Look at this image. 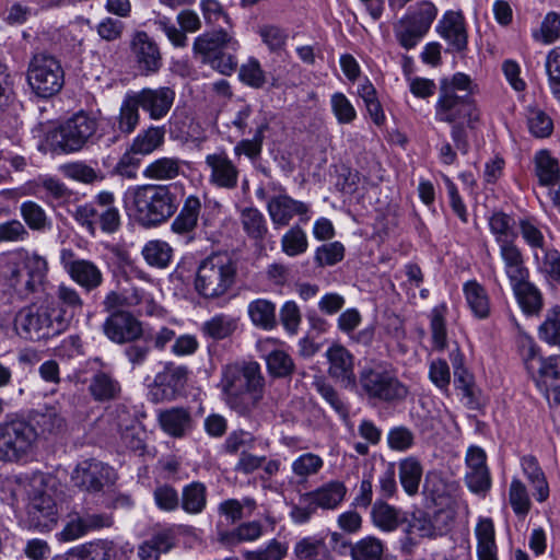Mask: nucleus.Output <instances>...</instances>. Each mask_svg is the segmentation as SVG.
Wrapping results in <instances>:
<instances>
[{
    "label": "nucleus",
    "mask_w": 560,
    "mask_h": 560,
    "mask_svg": "<svg viewBox=\"0 0 560 560\" xmlns=\"http://www.w3.org/2000/svg\"><path fill=\"white\" fill-rule=\"evenodd\" d=\"M485 451L478 446H470L466 453L465 480L470 491L485 492L490 488L491 479L487 466Z\"/></svg>",
    "instance_id": "25"
},
{
    "label": "nucleus",
    "mask_w": 560,
    "mask_h": 560,
    "mask_svg": "<svg viewBox=\"0 0 560 560\" xmlns=\"http://www.w3.org/2000/svg\"><path fill=\"white\" fill-rule=\"evenodd\" d=\"M27 83L39 97L47 98L57 94L65 83V72L59 60L46 54L35 55L27 68Z\"/></svg>",
    "instance_id": "11"
},
{
    "label": "nucleus",
    "mask_w": 560,
    "mask_h": 560,
    "mask_svg": "<svg viewBox=\"0 0 560 560\" xmlns=\"http://www.w3.org/2000/svg\"><path fill=\"white\" fill-rule=\"evenodd\" d=\"M179 159L163 156L149 163L142 174L148 179L167 180L175 178L179 174Z\"/></svg>",
    "instance_id": "44"
},
{
    "label": "nucleus",
    "mask_w": 560,
    "mask_h": 560,
    "mask_svg": "<svg viewBox=\"0 0 560 560\" xmlns=\"http://www.w3.org/2000/svg\"><path fill=\"white\" fill-rule=\"evenodd\" d=\"M97 126L95 117L78 113L60 126L58 143L65 151H78L94 136Z\"/></svg>",
    "instance_id": "14"
},
{
    "label": "nucleus",
    "mask_w": 560,
    "mask_h": 560,
    "mask_svg": "<svg viewBox=\"0 0 560 560\" xmlns=\"http://www.w3.org/2000/svg\"><path fill=\"white\" fill-rule=\"evenodd\" d=\"M438 10L431 2H420L394 25V34L399 45L409 50L415 48L428 33L436 18Z\"/></svg>",
    "instance_id": "12"
},
{
    "label": "nucleus",
    "mask_w": 560,
    "mask_h": 560,
    "mask_svg": "<svg viewBox=\"0 0 560 560\" xmlns=\"http://www.w3.org/2000/svg\"><path fill=\"white\" fill-rule=\"evenodd\" d=\"M241 224L248 237L260 241L268 233L266 219L261 211L256 208L248 207L241 211Z\"/></svg>",
    "instance_id": "46"
},
{
    "label": "nucleus",
    "mask_w": 560,
    "mask_h": 560,
    "mask_svg": "<svg viewBox=\"0 0 560 560\" xmlns=\"http://www.w3.org/2000/svg\"><path fill=\"white\" fill-rule=\"evenodd\" d=\"M535 174L542 187H551L560 179V167L557 159L549 151L540 150L535 154Z\"/></svg>",
    "instance_id": "39"
},
{
    "label": "nucleus",
    "mask_w": 560,
    "mask_h": 560,
    "mask_svg": "<svg viewBox=\"0 0 560 560\" xmlns=\"http://www.w3.org/2000/svg\"><path fill=\"white\" fill-rule=\"evenodd\" d=\"M20 213L27 226L33 231H46L51 228V222L46 211L34 201H24L20 207Z\"/></svg>",
    "instance_id": "54"
},
{
    "label": "nucleus",
    "mask_w": 560,
    "mask_h": 560,
    "mask_svg": "<svg viewBox=\"0 0 560 560\" xmlns=\"http://www.w3.org/2000/svg\"><path fill=\"white\" fill-rule=\"evenodd\" d=\"M293 552L299 560H318L329 556L325 538L319 535L303 537L294 545Z\"/></svg>",
    "instance_id": "43"
},
{
    "label": "nucleus",
    "mask_w": 560,
    "mask_h": 560,
    "mask_svg": "<svg viewBox=\"0 0 560 560\" xmlns=\"http://www.w3.org/2000/svg\"><path fill=\"white\" fill-rule=\"evenodd\" d=\"M545 67L550 92L560 103V47H555L547 54Z\"/></svg>",
    "instance_id": "63"
},
{
    "label": "nucleus",
    "mask_w": 560,
    "mask_h": 560,
    "mask_svg": "<svg viewBox=\"0 0 560 560\" xmlns=\"http://www.w3.org/2000/svg\"><path fill=\"white\" fill-rule=\"evenodd\" d=\"M453 522L451 512L440 510L433 514L413 513L408 521L406 533L409 538H435L448 532Z\"/></svg>",
    "instance_id": "18"
},
{
    "label": "nucleus",
    "mask_w": 560,
    "mask_h": 560,
    "mask_svg": "<svg viewBox=\"0 0 560 560\" xmlns=\"http://www.w3.org/2000/svg\"><path fill=\"white\" fill-rule=\"evenodd\" d=\"M386 442L392 451L404 453L415 446L416 435L411 429L405 425H396L388 430Z\"/></svg>",
    "instance_id": "60"
},
{
    "label": "nucleus",
    "mask_w": 560,
    "mask_h": 560,
    "mask_svg": "<svg viewBox=\"0 0 560 560\" xmlns=\"http://www.w3.org/2000/svg\"><path fill=\"white\" fill-rule=\"evenodd\" d=\"M478 560H499L494 524L489 517H480L475 527Z\"/></svg>",
    "instance_id": "33"
},
{
    "label": "nucleus",
    "mask_w": 560,
    "mask_h": 560,
    "mask_svg": "<svg viewBox=\"0 0 560 560\" xmlns=\"http://www.w3.org/2000/svg\"><path fill=\"white\" fill-rule=\"evenodd\" d=\"M192 48L202 56L203 61L211 63L223 74H229L236 68V59L231 52H235L240 44L232 34L223 30L199 35Z\"/></svg>",
    "instance_id": "9"
},
{
    "label": "nucleus",
    "mask_w": 560,
    "mask_h": 560,
    "mask_svg": "<svg viewBox=\"0 0 560 560\" xmlns=\"http://www.w3.org/2000/svg\"><path fill=\"white\" fill-rule=\"evenodd\" d=\"M359 383L369 398L384 402L401 401L409 394L408 386L399 381L395 372L381 365L364 369Z\"/></svg>",
    "instance_id": "10"
},
{
    "label": "nucleus",
    "mask_w": 560,
    "mask_h": 560,
    "mask_svg": "<svg viewBox=\"0 0 560 560\" xmlns=\"http://www.w3.org/2000/svg\"><path fill=\"white\" fill-rule=\"evenodd\" d=\"M247 314L252 324L265 330H271L277 325L276 304L267 299H256L249 302Z\"/></svg>",
    "instance_id": "40"
},
{
    "label": "nucleus",
    "mask_w": 560,
    "mask_h": 560,
    "mask_svg": "<svg viewBox=\"0 0 560 560\" xmlns=\"http://www.w3.org/2000/svg\"><path fill=\"white\" fill-rule=\"evenodd\" d=\"M438 34L455 51H462L467 46L465 19L460 11L448 10L436 24Z\"/></svg>",
    "instance_id": "27"
},
{
    "label": "nucleus",
    "mask_w": 560,
    "mask_h": 560,
    "mask_svg": "<svg viewBox=\"0 0 560 560\" xmlns=\"http://www.w3.org/2000/svg\"><path fill=\"white\" fill-rule=\"evenodd\" d=\"M140 108L149 115L152 120L164 118L171 110L175 101V91L168 86L156 89L144 88L140 91H132Z\"/></svg>",
    "instance_id": "22"
},
{
    "label": "nucleus",
    "mask_w": 560,
    "mask_h": 560,
    "mask_svg": "<svg viewBox=\"0 0 560 560\" xmlns=\"http://www.w3.org/2000/svg\"><path fill=\"white\" fill-rule=\"evenodd\" d=\"M125 207L145 226L158 225L176 211L175 196L168 186L141 185L129 187L124 194Z\"/></svg>",
    "instance_id": "1"
},
{
    "label": "nucleus",
    "mask_w": 560,
    "mask_h": 560,
    "mask_svg": "<svg viewBox=\"0 0 560 560\" xmlns=\"http://www.w3.org/2000/svg\"><path fill=\"white\" fill-rule=\"evenodd\" d=\"M539 335L542 340L550 345L560 343V308H551L546 316L545 322L539 328Z\"/></svg>",
    "instance_id": "64"
},
{
    "label": "nucleus",
    "mask_w": 560,
    "mask_h": 560,
    "mask_svg": "<svg viewBox=\"0 0 560 560\" xmlns=\"http://www.w3.org/2000/svg\"><path fill=\"white\" fill-rule=\"evenodd\" d=\"M139 108L140 106L132 91L127 92L122 98L117 118L120 131L131 133L136 129L140 120Z\"/></svg>",
    "instance_id": "47"
},
{
    "label": "nucleus",
    "mask_w": 560,
    "mask_h": 560,
    "mask_svg": "<svg viewBox=\"0 0 560 560\" xmlns=\"http://www.w3.org/2000/svg\"><path fill=\"white\" fill-rule=\"evenodd\" d=\"M145 262L154 268H166L172 259V248L163 241H149L141 250Z\"/></svg>",
    "instance_id": "49"
},
{
    "label": "nucleus",
    "mask_w": 560,
    "mask_h": 560,
    "mask_svg": "<svg viewBox=\"0 0 560 560\" xmlns=\"http://www.w3.org/2000/svg\"><path fill=\"white\" fill-rule=\"evenodd\" d=\"M14 328L25 339H47L66 330L63 313L54 314L44 300L20 310L14 318Z\"/></svg>",
    "instance_id": "6"
},
{
    "label": "nucleus",
    "mask_w": 560,
    "mask_h": 560,
    "mask_svg": "<svg viewBox=\"0 0 560 560\" xmlns=\"http://www.w3.org/2000/svg\"><path fill=\"white\" fill-rule=\"evenodd\" d=\"M266 208L275 229L289 225L294 217L303 223L311 219L310 205L293 199L284 191L269 197Z\"/></svg>",
    "instance_id": "17"
},
{
    "label": "nucleus",
    "mask_w": 560,
    "mask_h": 560,
    "mask_svg": "<svg viewBox=\"0 0 560 560\" xmlns=\"http://www.w3.org/2000/svg\"><path fill=\"white\" fill-rule=\"evenodd\" d=\"M48 271L45 256L22 247L9 255L3 273L8 285L26 296L44 285Z\"/></svg>",
    "instance_id": "3"
},
{
    "label": "nucleus",
    "mask_w": 560,
    "mask_h": 560,
    "mask_svg": "<svg viewBox=\"0 0 560 560\" xmlns=\"http://www.w3.org/2000/svg\"><path fill=\"white\" fill-rule=\"evenodd\" d=\"M71 479L80 489L96 492L114 481L115 472L112 467L100 460L86 459L78 464Z\"/></svg>",
    "instance_id": "19"
},
{
    "label": "nucleus",
    "mask_w": 560,
    "mask_h": 560,
    "mask_svg": "<svg viewBox=\"0 0 560 560\" xmlns=\"http://www.w3.org/2000/svg\"><path fill=\"white\" fill-rule=\"evenodd\" d=\"M237 322L229 315L219 314L202 325V331L212 339H224L236 329Z\"/></svg>",
    "instance_id": "58"
},
{
    "label": "nucleus",
    "mask_w": 560,
    "mask_h": 560,
    "mask_svg": "<svg viewBox=\"0 0 560 560\" xmlns=\"http://www.w3.org/2000/svg\"><path fill=\"white\" fill-rule=\"evenodd\" d=\"M509 503L516 516L524 518L530 510V499L526 486L513 478L509 488Z\"/></svg>",
    "instance_id": "56"
},
{
    "label": "nucleus",
    "mask_w": 560,
    "mask_h": 560,
    "mask_svg": "<svg viewBox=\"0 0 560 560\" xmlns=\"http://www.w3.org/2000/svg\"><path fill=\"white\" fill-rule=\"evenodd\" d=\"M187 381V369L166 362L150 385L149 395L154 402L170 401L184 388Z\"/></svg>",
    "instance_id": "16"
},
{
    "label": "nucleus",
    "mask_w": 560,
    "mask_h": 560,
    "mask_svg": "<svg viewBox=\"0 0 560 560\" xmlns=\"http://www.w3.org/2000/svg\"><path fill=\"white\" fill-rule=\"evenodd\" d=\"M532 36L535 42L549 45L560 36V16L556 12H548L539 27L533 30Z\"/></svg>",
    "instance_id": "57"
},
{
    "label": "nucleus",
    "mask_w": 560,
    "mask_h": 560,
    "mask_svg": "<svg viewBox=\"0 0 560 560\" xmlns=\"http://www.w3.org/2000/svg\"><path fill=\"white\" fill-rule=\"evenodd\" d=\"M158 421L162 431L172 438H183L194 427L190 411L183 407H171L159 411Z\"/></svg>",
    "instance_id": "31"
},
{
    "label": "nucleus",
    "mask_w": 560,
    "mask_h": 560,
    "mask_svg": "<svg viewBox=\"0 0 560 560\" xmlns=\"http://www.w3.org/2000/svg\"><path fill=\"white\" fill-rule=\"evenodd\" d=\"M259 376H261V373L257 363L226 365L222 371L220 382V388L226 405L234 399L238 393L245 390L249 384H254V381Z\"/></svg>",
    "instance_id": "20"
},
{
    "label": "nucleus",
    "mask_w": 560,
    "mask_h": 560,
    "mask_svg": "<svg viewBox=\"0 0 560 560\" xmlns=\"http://www.w3.org/2000/svg\"><path fill=\"white\" fill-rule=\"evenodd\" d=\"M510 285L524 313L535 314L541 308L540 292L529 281V278L520 279Z\"/></svg>",
    "instance_id": "37"
},
{
    "label": "nucleus",
    "mask_w": 560,
    "mask_h": 560,
    "mask_svg": "<svg viewBox=\"0 0 560 560\" xmlns=\"http://www.w3.org/2000/svg\"><path fill=\"white\" fill-rule=\"evenodd\" d=\"M347 487L342 481L330 480L301 495L291 509L290 517L294 524L303 525L311 521L317 510L332 511L345 501Z\"/></svg>",
    "instance_id": "8"
},
{
    "label": "nucleus",
    "mask_w": 560,
    "mask_h": 560,
    "mask_svg": "<svg viewBox=\"0 0 560 560\" xmlns=\"http://www.w3.org/2000/svg\"><path fill=\"white\" fill-rule=\"evenodd\" d=\"M206 506V487L200 482H191L183 489L182 508L189 514H198Z\"/></svg>",
    "instance_id": "55"
},
{
    "label": "nucleus",
    "mask_w": 560,
    "mask_h": 560,
    "mask_svg": "<svg viewBox=\"0 0 560 560\" xmlns=\"http://www.w3.org/2000/svg\"><path fill=\"white\" fill-rule=\"evenodd\" d=\"M236 277L237 261L228 253H215L199 264L194 284L203 298L215 299L232 289Z\"/></svg>",
    "instance_id": "4"
},
{
    "label": "nucleus",
    "mask_w": 560,
    "mask_h": 560,
    "mask_svg": "<svg viewBox=\"0 0 560 560\" xmlns=\"http://www.w3.org/2000/svg\"><path fill=\"white\" fill-rule=\"evenodd\" d=\"M372 523L380 530L390 533L406 520L404 513L385 502H375L371 511Z\"/></svg>",
    "instance_id": "38"
},
{
    "label": "nucleus",
    "mask_w": 560,
    "mask_h": 560,
    "mask_svg": "<svg viewBox=\"0 0 560 560\" xmlns=\"http://www.w3.org/2000/svg\"><path fill=\"white\" fill-rule=\"evenodd\" d=\"M256 348L260 357L266 361L270 374L275 376H287L293 371V361L283 342L267 337L259 339Z\"/></svg>",
    "instance_id": "24"
},
{
    "label": "nucleus",
    "mask_w": 560,
    "mask_h": 560,
    "mask_svg": "<svg viewBox=\"0 0 560 560\" xmlns=\"http://www.w3.org/2000/svg\"><path fill=\"white\" fill-rule=\"evenodd\" d=\"M328 373L345 386L355 384L354 358L351 352L341 345H332L326 350Z\"/></svg>",
    "instance_id": "26"
},
{
    "label": "nucleus",
    "mask_w": 560,
    "mask_h": 560,
    "mask_svg": "<svg viewBox=\"0 0 560 560\" xmlns=\"http://www.w3.org/2000/svg\"><path fill=\"white\" fill-rule=\"evenodd\" d=\"M206 164L210 168L209 180L211 184L225 189L236 187L238 170L225 154H208L206 156Z\"/></svg>",
    "instance_id": "28"
},
{
    "label": "nucleus",
    "mask_w": 560,
    "mask_h": 560,
    "mask_svg": "<svg viewBox=\"0 0 560 560\" xmlns=\"http://www.w3.org/2000/svg\"><path fill=\"white\" fill-rule=\"evenodd\" d=\"M349 547L352 560H382L385 550L384 542L374 536H365Z\"/></svg>",
    "instance_id": "45"
},
{
    "label": "nucleus",
    "mask_w": 560,
    "mask_h": 560,
    "mask_svg": "<svg viewBox=\"0 0 560 560\" xmlns=\"http://www.w3.org/2000/svg\"><path fill=\"white\" fill-rule=\"evenodd\" d=\"M446 314L447 306L445 303L434 306L430 313L432 342L436 350H444L447 346Z\"/></svg>",
    "instance_id": "50"
},
{
    "label": "nucleus",
    "mask_w": 560,
    "mask_h": 560,
    "mask_svg": "<svg viewBox=\"0 0 560 560\" xmlns=\"http://www.w3.org/2000/svg\"><path fill=\"white\" fill-rule=\"evenodd\" d=\"M36 428L24 419H14L0 424V462L28 463L38 447Z\"/></svg>",
    "instance_id": "5"
},
{
    "label": "nucleus",
    "mask_w": 560,
    "mask_h": 560,
    "mask_svg": "<svg viewBox=\"0 0 560 560\" xmlns=\"http://www.w3.org/2000/svg\"><path fill=\"white\" fill-rule=\"evenodd\" d=\"M434 117L438 121L447 124L464 119L468 127L475 128L480 113L469 95L451 94L444 89V91H439V97L434 105Z\"/></svg>",
    "instance_id": "13"
},
{
    "label": "nucleus",
    "mask_w": 560,
    "mask_h": 560,
    "mask_svg": "<svg viewBox=\"0 0 560 560\" xmlns=\"http://www.w3.org/2000/svg\"><path fill=\"white\" fill-rule=\"evenodd\" d=\"M113 521L106 514H85L80 515L72 513L68 515L67 522L62 529L56 534L57 540L61 542H70L85 536L90 532L104 527H109Z\"/></svg>",
    "instance_id": "21"
},
{
    "label": "nucleus",
    "mask_w": 560,
    "mask_h": 560,
    "mask_svg": "<svg viewBox=\"0 0 560 560\" xmlns=\"http://www.w3.org/2000/svg\"><path fill=\"white\" fill-rule=\"evenodd\" d=\"M324 467V459L314 453H304L291 464V470L299 481H306L317 475Z\"/></svg>",
    "instance_id": "52"
},
{
    "label": "nucleus",
    "mask_w": 560,
    "mask_h": 560,
    "mask_svg": "<svg viewBox=\"0 0 560 560\" xmlns=\"http://www.w3.org/2000/svg\"><path fill=\"white\" fill-rule=\"evenodd\" d=\"M256 438L253 433L245 430H234L224 440L223 452L230 455L243 454L254 448Z\"/></svg>",
    "instance_id": "59"
},
{
    "label": "nucleus",
    "mask_w": 560,
    "mask_h": 560,
    "mask_svg": "<svg viewBox=\"0 0 560 560\" xmlns=\"http://www.w3.org/2000/svg\"><path fill=\"white\" fill-rule=\"evenodd\" d=\"M117 430L120 433L122 444L127 448L131 451L143 448V441L140 436L141 431L136 425L132 417L125 410L118 416Z\"/></svg>",
    "instance_id": "48"
},
{
    "label": "nucleus",
    "mask_w": 560,
    "mask_h": 560,
    "mask_svg": "<svg viewBox=\"0 0 560 560\" xmlns=\"http://www.w3.org/2000/svg\"><path fill=\"white\" fill-rule=\"evenodd\" d=\"M105 336L116 343H126L139 339L143 329L138 320L129 312H115L106 318L103 324Z\"/></svg>",
    "instance_id": "23"
},
{
    "label": "nucleus",
    "mask_w": 560,
    "mask_h": 560,
    "mask_svg": "<svg viewBox=\"0 0 560 560\" xmlns=\"http://www.w3.org/2000/svg\"><path fill=\"white\" fill-rule=\"evenodd\" d=\"M503 270L510 284L524 278H529V270L525 265L524 256L515 242L499 246Z\"/></svg>",
    "instance_id": "32"
},
{
    "label": "nucleus",
    "mask_w": 560,
    "mask_h": 560,
    "mask_svg": "<svg viewBox=\"0 0 560 560\" xmlns=\"http://www.w3.org/2000/svg\"><path fill=\"white\" fill-rule=\"evenodd\" d=\"M201 202L198 197L189 196L184 206L172 223V230L178 234L191 232L198 222Z\"/></svg>",
    "instance_id": "41"
},
{
    "label": "nucleus",
    "mask_w": 560,
    "mask_h": 560,
    "mask_svg": "<svg viewBox=\"0 0 560 560\" xmlns=\"http://www.w3.org/2000/svg\"><path fill=\"white\" fill-rule=\"evenodd\" d=\"M131 48L139 69L144 74L156 72L161 67V55L156 44L144 33L135 35Z\"/></svg>",
    "instance_id": "29"
},
{
    "label": "nucleus",
    "mask_w": 560,
    "mask_h": 560,
    "mask_svg": "<svg viewBox=\"0 0 560 560\" xmlns=\"http://www.w3.org/2000/svg\"><path fill=\"white\" fill-rule=\"evenodd\" d=\"M57 478L50 474L35 472L28 481L27 522L30 527L40 533L51 530L58 523Z\"/></svg>",
    "instance_id": "2"
},
{
    "label": "nucleus",
    "mask_w": 560,
    "mask_h": 560,
    "mask_svg": "<svg viewBox=\"0 0 560 560\" xmlns=\"http://www.w3.org/2000/svg\"><path fill=\"white\" fill-rule=\"evenodd\" d=\"M463 291L472 315L479 319L489 317L491 302L486 288L476 280H470L464 283Z\"/></svg>",
    "instance_id": "34"
},
{
    "label": "nucleus",
    "mask_w": 560,
    "mask_h": 560,
    "mask_svg": "<svg viewBox=\"0 0 560 560\" xmlns=\"http://www.w3.org/2000/svg\"><path fill=\"white\" fill-rule=\"evenodd\" d=\"M264 394V378L259 376L254 381V384H249L245 390L238 393V395L232 399L228 406L236 411L238 415L245 416L255 410Z\"/></svg>",
    "instance_id": "36"
},
{
    "label": "nucleus",
    "mask_w": 560,
    "mask_h": 560,
    "mask_svg": "<svg viewBox=\"0 0 560 560\" xmlns=\"http://www.w3.org/2000/svg\"><path fill=\"white\" fill-rule=\"evenodd\" d=\"M399 481L404 491L413 497L418 493L423 475V468L418 458L408 456L398 463Z\"/></svg>",
    "instance_id": "35"
},
{
    "label": "nucleus",
    "mask_w": 560,
    "mask_h": 560,
    "mask_svg": "<svg viewBox=\"0 0 560 560\" xmlns=\"http://www.w3.org/2000/svg\"><path fill=\"white\" fill-rule=\"evenodd\" d=\"M117 288L125 293L127 306H142L150 316H162L164 311L155 302L152 289H156L155 281L139 266L126 262L120 267Z\"/></svg>",
    "instance_id": "7"
},
{
    "label": "nucleus",
    "mask_w": 560,
    "mask_h": 560,
    "mask_svg": "<svg viewBox=\"0 0 560 560\" xmlns=\"http://www.w3.org/2000/svg\"><path fill=\"white\" fill-rule=\"evenodd\" d=\"M45 301L50 305L54 314H58V312L63 313L66 329L74 314L81 311L83 306V300L79 292L74 288L65 283H60L57 287L55 296L46 298Z\"/></svg>",
    "instance_id": "30"
},
{
    "label": "nucleus",
    "mask_w": 560,
    "mask_h": 560,
    "mask_svg": "<svg viewBox=\"0 0 560 560\" xmlns=\"http://www.w3.org/2000/svg\"><path fill=\"white\" fill-rule=\"evenodd\" d=\"M172 542L166 534H158L139 546L140 560H159L161 553L167 552Z\"/></svg>",
    "instance_id": "62"
},
{
    "label": "nucleus",
    "mask_w": 560,
    "mask_h": 560,
    "mask_svg": "<svg viewBox=\"0 0 560 560\" xmlns=\"http://www.w3.org/2000/svg\"><path fill=\"white\" fill-rule=\"evenodd\" d=\"M267 128L266 121L257 124L253 138L241 140L234 147V154L236 156L245 155L248 159L257 158L261 152L264 135Z\"/></svg>",
    "instance_id": "61"
},
{
    "label": "nucleus",
    "mask_w": 560,
    "mask_h": 560,
    "mask_svg": "<svg viewBox=\"0 0 560 560\" xmlns=\"http://www.w3.org/2000/svg\"><path fill=\"white\" fill-rule=\"evenodd\" d=\"M514 220L503 212H495L489 218V228L498 245L515 242Z\"/></svg>",
    "instance_id": "51"
},
{
    "label": "nucleus",
    "mask_w": 560,
    "mask_h": 560,
    "mask_svg": "<svg viewBox=\"0 0 560 560\" xmlns=\"http://www.w3.org/2000/svg\"><path fill=\"white\" fill-rule=\"evenodd\" d=\"M165 141L163 127H149L140 131L132 140L131 150L133 153L149 155L160 149Z\"/></svg>",
    "instance_id": "42"
},
{
    "label": "nucleus",
    "mask_w": 560,
    "mask_h": 560,
    "mask_svg": "<svg viewBox=\"0 0 560 560\" xmlns=\"http://www.w3.org/2000/svg\"><path fill=\"white\" fill-rule=\"evenodd\" d=\"M60 264L70 279L86 291H92L103 283V272L100 267L88 259L75 258L70 248H62Z\"/></svg>",
    "instance_id": "15"
},
{
    "label": "nucleus",
    "mask_w": 560,
    "mask_h": 560,
    "mask_svg": "<svg viewBox=\"0 0 560 560\" xmlns=\"http://www.w3.org/2000/svg\"><path fill=\"white\" fill-rule=\"evenodd\" d=\"M282 252L289 257L304 254L308 248L306 232L299 225L291 226L281 237Z\"/></svg>",
    "instance_id": "53"
}]
</instances>
